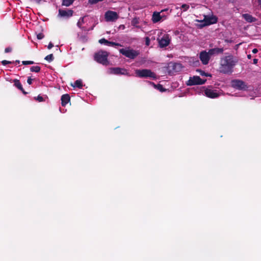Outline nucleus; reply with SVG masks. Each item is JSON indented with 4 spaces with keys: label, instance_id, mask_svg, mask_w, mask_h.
I'll list each match as a JSON object with an SVG mask.
<instances>
[{
    "label": "nucleus",
    "instance_id": "obj_23",
    "mask_svg": "<svg viewBox=\"0 0 261 261\" xmlns=\"http://www.w3.org/2000/svg\"><path fill=\"white\" fill-rule=\"evenodd\" d=\"M54 57L53 54H49L45 57V60L47 61L48 62H52L54 60Z\"/></svg>",
    "mask_w": 261,
    "mask_h": 261
},
{
    "label": "nucleus",
    "instance_id": "obj_34",
    "mask_svg": "<svg viewBox=\"0 0 261 261\" xmlns=\"http://www.w3.org/2000/svg\"><path fill=\"white\" fill-rule=\"evenodd\" d=\"M39 102H42L43 101H44V98L41 96H40V95H38L37 97V99H36Z\"/></svg>",
    "mask_w": 261,
    "mask_h": 261
},
{
    "label": "nucleus",
    "instance_id": "obj_16",
    "mask_svg": "<svg viewBox=\"0 0 261 261\" xmlns=\"http://www.w3.org/2000/svg\"><path fill=\"white\" fill-rule=\"evenodd\" d=\"M13 82L14 83V85L16 87H17L19 90H20L23 93V94H24V95H26L28 93L23 89L21 83L20 82L19 80H18L17 79H14L13 80Z\"/></svg>",
    "mask_w": 261,
    "mask_h": 261
},
{
    "label": "nucleus",
    "instance_id": "obj_42",
    "mask_svg": "<svg viewBox=\"0 0 261 261\" xmlns=\"http://www.w3.org/2000/svg\"><path fill=\"white\" fill-rule=\"evenodd\" d=\"M15 62L17 63H19L20 61L19 60H16V61H15Z\"/></svg>",
    "mask_w": 261,
    "mask_h": 261
},
{
    "label": "nucleus",
    "instance_id": "obj_39",
    "mask_svg": "<svg viewBox=\"0 0 261 261\" xmlns=\"http://www.w3.org/2000/svg\"><path fill=\"white\" fill-rule=\"evenodd\" d=\"M253 61V64H256L257 63L258 59H254Z\"/></svg>",
    "mask_w": 261,
    "mask_h": 261
},
{
    "label": "nucleus",
    "instance_id": "obj_31",
    "mask_svg": "<svg viewBox=\"0 0 261 261\" xmlns=\"http://www.w3.org/2000/svg\"><path fill=\"white\" fill-rule=\"evenodd\" d=\"M13 62H11V61H7V60H3L2 61V64L4 65V66H5L7 64H12Z\"/></svg>",
    "mask_w": 261,
    "mask_h": 261
},
{
    "label": "nucleus",
    "instance_id": "obj_29",
    "mask_svg": "<svg viewBox=\"0 0 261 261\" xmlns=\"http://www.w3.org/2000/svg\"><path fill=\"white\" fill-rule=\"evenodd\" d=\"M108 40L106 39L105 38H102L99 40L98 42L100 44H105L106 45L108 43Z\"/></svg>",
    "mask_w": 261,
    "mask_h": 261
},
{
    "label": "nucleus",
    "instance_id": "obj_10",
    "mask_svg": "<svg viewBox=\"0 0 261 261\" xmlns=\"http://www.w3.org/2000/svg\"><path fill=\"white\" fill-rule=\"evenodd\" d=\"M159 44L160 47L163 48L167 46L170 42L169 35L165 34L161 39L158 38Z\"/></svg>",
    "mask_w": 261,
    "mask_h": 261
},
{
    "label": "nucleus",
    "instance_id": "obj_7",
    "mask_svg": "<svg viewBox=\"0 0 261 261\" xmlns=\"http://www.w3.org/2000/svg\"><path fill=\"white\" fill-rule=\"evenodd\" d=\"M111 73L115 75H126L130 76L127 69L120 67H112L110 69Z\"/></svg>",
    "mask_w": 261,
    "mask_h": 261
},
{
    "label": "nucleus",
    "instance_id": "obj_24",
    "mask_svg": "<svg viewBox=\"0 0 261 261\" xmlns=\"http://www.w3.org/2000/svg\"><path fill=\"white\" fill-rule=\"evenodd\" d=\"M85 17H81L77 22V25L79 28H82V25L84 23Z\"/></svg>",
    "mask_w": 261,
    "mask_h": 261
},
{
    "label": "nucleus",
    "instance_id": "obj_40",
    "mask_svg": "<svg viewBox=\"0 0 261 261\" xmlns=\"http://www.w3.org/2000/svg\"><path fill=\"white\" fill-rule=\"evenodd\" d=\"M247 58L249 59H250L251 58V55H247Z\"/></svg>",
    "mask_w": 261,
    "mask_h": 261
},
{
    "label": "nucleus",
    "instance_id": "obj_41",
    "mask_svg": "<svg viewBox=\"0 0 261 261\" xmlns=\"http://www.w3.org/2000/svg\"><path fill=\"white\" fill-rule=\"evenodd\" d=\"M258 4L261 6V0H258Z\"/></svg>",
    "mask_w": 261,
    "mask_h": 261
},
{
    "label": "nucleus",
    "instance_id": "obj_4",
    "mask_svg": "<svg viewBox=\"0 0 261 261\" xmlns=\"http://www.w3.org/2000/svg\"><path fill=\"white\" fill-rule=\"evenodd\" d=\"M119 52L122 55L130 59H135L140 54L138 50L130 49L129 48L128 49L121 48L119 49Z\"/></svg>",
    "mask_w": 261,
    "mask_h": 261
},
{
    "label": "nucleus",
    "instance_id": "obj_8",
    "mask_svg": "<svg viewBox=\"0 0 261 261\" xmlns=\"http://www.w3.org/2000/svg\"><path fill=\"white\" fill-rule=\"evenodd\" d=\"M105 16L107 21H115L119 18L118 14L112 11L106 12Z\"/></svg>",
    "mask_w": 261,
    "mask_h": 261
},
{
    "label": "nucleus",
    "instance_id": "obj_38",
    "mask_svg": "<svg viewBox=\"0 0 261 261\" xmlns=\"http://www.w3.org/2000/svg\"><path fill=\"white\" fill-rule=\"evenodd\" d=\"M252 52L253 53V54H256L258 52V49L257 48H254L253 49V50H252Z\"/></svg>",
    "mask_w": 261,
    "mask_h": 261
},
{
    "label": "nucleus",
    "instance_id": "obj_2",
    "mask_svg": "<svg viewBox=\"0 0 261 261\" xmlns=\"http://www.w3.org/2000/svg\"><path fill=\"white\" fill-rule=\"evenodd\" d=\"M108 56L109 54L107 51L100 50L95 54L94 59L97 62L104 65H107L109 63L108 60Z\"/></svg>",
    "mask_w": 261,
    "mask_h": 261
},
{
    "label": "nucleus",
    "instance_id": "obj_26",
    "mask_svg": "<svg viewBox=\"0 0 261 261\" xmlns=\"http://www.w3.org/2000/svg\"><path fill=\"white\" fill-rule=\"evenodd\" d=\"M106 45L108 46H121V45L118 43L111 42L109 41H108V43H107Z\"/></svg>",
    "mask_w": 261,
    "mask_h": 261
},
{
    "label": "nucleus",
    "instance_id": "obj_14",
    "mask_svg": "<svg viewBox=\"0 0 261 261\" xmlns=\"http://www.w3.org/2000/svg\"><path fill=\"white\" fill-rule=\"evenodd\" d=\"M224 51L223 48H214L208 50L209 54L211 56L222 54Z\"/></svg>",
    "mask_w": 261,
    "mask_h": 261
},
{
    "label": "nucleus",
    "instance_id": "obj_19",
    "mask_svg": "<svg viewBox=\"0 0 261 261\" xmlns=\"http://www.w3.org/2000/svg\"><path fill=\"white\" fill-rule=\"evenodd\" d=\"M75 0H62V5L66 7L71 6Z\"/></svg>",
    "mask_w": 261,
    "mask_h": 261
},
{
    "label": "nucleus",
    "instance_id": "obj_18",
    "mask_svg": "<svg viewBox=\"0 0 261 261\" xmlns=\"http://www.w3.org/2000/svg\"><path fill=\"white\" fill-rule=\"evenodd\" d=\"M161 19V16L159 13L154 12L152 16L153 22H157Z\"/></svg>",
    "mask_w": 261,
    "mask_h": 261
},
{
    "label": "nucleus",
    "instance_id": "obj_28",
    "mask_svg": "<svg viewBox=\"0 0 261 261\" xmlns=\"http://www.w3.org/2000/svg\"><path fill=\"white\" fill-rule=\"evenodd\" d=\"M22 63L23 65H27L33 64L34 62L32 61H23L22 62Z\"/></svg>",
    "mask_w": 261,
    "mask_h": 261
},
{
    "label": "nucleus",
    "instance_id": "obj_32",
    "mask_svg": "<svg viewBox=\"0 0 261 261\" xmlns=\"http://www.w3.org/2000/svg\"><path fill=\"white\" fill-rule=\"evenodd\" d=\"M44 36L42 33H39L37 35V39H39V40L43 39L44 38Z\"/></svg>",
    "mask_w": 261,
    "mask_h": 261
},
{
    "label": "nucleus",
    "instance_id": "obj_33",
    "mask_svg": "<svg viewBox=\"0 0 261 261\" xmlns=\"http://www.w3.org/2000/svg\"><path fill=\"white\" fill-rule=\"evenodd\" d=\"M145 44L147 46L150 44V39L148 37L145 38Z\"/></svg>",
    "mask_w": 261,
    "mask_h": 261
},
{
    "label": "nucleus",
    "instance_id": "obj_22",
    "mask_svg": "<svg viewBox=\"0 0 261 261\" xmlns=\"http://www.w3.org/2000/svg\"><path fill=\"white\" fill-rule=\"evenodd\" d=\"M40 67L38 66H32L30 68V70L32 72H39L40 71Z\"/></svg>",
    "mask_w": 261,
    "mask_h": 261
},
{
    "label": "nucleus",
    "instance_id": "obj_1",
    "mask_svg": "<svg viewBox=\"0 0 261 261\" xmlns=\"http://www.w3.org/2000/svg\"><path fill=\"white\" fill-rule=\"evenodd\" d=\"M236 61L233 60L232 55H228L221 59L220 71L224 74H231L233 72V68L235 66Z\"/></svg>",
    "mask_w": 261,
    "mask_h": 261
},
{
    "label": "nucleus",
    "instance_id": "obj_17",
    "mask_svg": "<svg viewBox=\"0 0 261 261\" xmlns=\"http://www.w3.org/2000/svg\"><path fill=\"white\" fill-rule=\"evenodd\" d=\"M242 16L244 19L248 22H253L256 20V19L255 17H253L249 14H244Z\"/></svg>",
    "mask_w": 261,
    "mask_h": 261
},
{
    "label": "nucleus",
    "instance_id": "obj_35",
    "mask_svg": "<svg viewBox=\"0 0 261 261\" xmlns=\"http://www.w3.org/2000/svg\"><path fill=\"white\" fill-rule=\"evenodd\" d=\"M12 51V48L11 47H7L5 49V52L6 53L11 52Z\"/></svg>",
    "mask_w": 261,
    "mask_h": 261
},
{
    "label": "nucleus",
    "instance_id": "obj_6",
    "mask_svg": "<svg viewBox=\"0 0 261 261\" xmlns=\"http://www.w3.org/2000/svg\"><path fill=\"white\" fill-rule=\"evenodd\" d=\"M231 86L240 90H246L248 88L245 82L241 80H233L231 81Z\"/></svg>",
    "mask_w": 261,
    "mask_h": 261
},
{
    "label": "nucleus",
    "instance_id": "obj_30",
    "mask_svg": "<svg viewBox=\"0 0 261 261\" xmlns=\"http://www.w3.org/2000/svg\"><path fill=\"white\" fill-rule=\"evenodd\" d=\"M199 72H200V75H204L205 76H211V74H209L208 73H205L204 71H203L201 70H200Z\"/></svg>",
    "mask_w": 261,
    "mask_h": 261
},
{
    "label": "nucleus",
    "instance_id": "obj_13",
    "mask_svg": "<svg viewBox=\"0 0 261 261\" xmlns=\"http://www.w3.org/2000/svg\"><path fill=\"white\" fill-rule=\"evenodd\" d=\"M204 93L207 97L211 98H215L219 96L215 90L206 89L204 91Z\"/></svg>",
    "mask_w": 261,
    "mask_h": 261
},
{
    "label": "nucleus",
    "instance_id": "obj_9",
    "mask_svg": "<svg viewBox=\"0 0 261 261\" xmlns=\"http://www.w3.org/2000/svg\"><path fill=\"white\" fill-rule=\"evenodd\" d=\"M211 56L209 51L206 52L205 50L202 51L199 54V59L203 65L208 63Z\"/></svg>",
    "mask_w": 261,
    "mask_h": 261
},
{
    "label": "nucleus",
    "instance_id": "obj_11",
    "mask_svg": "<svg viewBox=\"0 0 261 261\" xmlns=\"http://www.w3.org/2000/svg\"><path fill=\"white\" fill-rule=\"evenodd\" d=\"M218 19L216 16H205L202 22H204L202 26L208 25L216 23L217 22Z\"/></svg>",
    "mask_w": 261,
    "mask_h": 261
},
{
    "label": "nucleus",
    "instance_id": "obj_25",
    "mask_svg": "<svg viewBox=\"0 0 261 261\" xmlns=\"http://www.w3.org/2000/svg\"><path fill=\"white\" fill-rule=\"evenodd\" d=\"M156 86V88L158 90H159L161 92H165L166 91V89L163 87V86L161 84H158Z\"/></svg>",
    "mask_w": 261,
    "mask_h": 261
},
{
    "label": "nucleus",
    "instance_id": "obj_37",
    "mask_svg": "<svg viewBox=\"0 0 261 261\" xmlns=\"http://www.w3.org/2000/svg\"><path fill=\"white\" fill-rule=\"evenodd\" d=\"M54 46V45L53 44L50 42L47 46V48L48 49H51Z\"/></svg>",
    "mask_w": 261,
    "mask_h": 261
},
{
    "label": "nucleus",
    "instance_id": "obj_12",
    "mask_svg": "<svg viewBox=\"0 0 261 261\" xmlns=\"http://www.w3.org/2000/svg\"><path fill=\"white\" fill-rule=\"evenodd\" d=\"M73 14V11L70 9L67 10L59 9V15L62 17H69L72 16Z\"/></svg>",
    "mask_w": 261,
    "mask_h": 261
},
{
    "label": "nucleus",
    "instance_id": "obj_20",
    "mask_svg": "<svg viewBox=\"0 0 261 261\" xmlns=\"http://www.w3.org/2000/svg\"><path fill=\"white\" fill-rule=\"evenodd\" d=\"M71 86L73 87H77L80 89H81L83 87V83L82 81L81 80H77L75 81L73 85H71Z\"/></svg>",
    "mask_w": 261,
    "mask_h": 261
},
{
    "label": "nucleus",
    "instance_id": "obj_15",
    "mask_svg": "<svg viewBox=\"0 0 261 261\" xmlns=\"http://www.w3.org/2000/svg\"><path fill=\"white\" fill-rule=\"evenodd\" d=\"M61 105L63 107L65 106L70 100V97L69 94H63L61 96Z\"/></svg>",
    "mask_w": 261,
    "mask_h": 261
},
{
    "label": "nucleus",
    "instance_id": "obj_27",
    "mask_svg": "<svg viewBox=\"0 0 261 261\" xmlns=\"http://www.w3.org/2000/svg\"><path fill=\"white\" fill-rule=\"evenodd\" d=\"M181 8L183 9V11H186L189 9L190 6L187 4H182Z\"/></svg>",
    "mask_w": 261,
    "mask_h": 261
},
{
    "label": "nucleus",
    "instance_id": "obj_5",
    "mask_svg": "<svg viewBox=\"0 0 261 261\" xmlns=\"http://www.w3.org/2000/svg\"><path fill=\"white\" fill-rule=\"evenodd\" d=\"M206 81V79H202L199 76H193L190 77L187 82L188 86H194L197 85H203Z\"/></svg>",
    "mask_w": 261,
    "mask_h": 261
},
{
    "label": "nucleus",
    "instance_id": "obj_36",
    "mask_svg": "<svg viewBox=\"0 0 261 261\" xmlns=\"http://www.w3.org/2000/svg\"><path fill=\"white\" fill-rule=\"evenodd\" d=\"M32 81L33 80L31 79V77H29L28 78V80H27V83L29 84V85H31L32 83Z\"/></svg>",
    "mask_w": 261,
    "mask_h": 261
},
{
    "label": "nucleus",
    "instance_id": "obj_21",
    "mask_svg": "<svg viewBox=\"0 0 261 261\" xmlns=\"http://www.w3.org/2000/svg\"><path fill=\"white\" fill-rule=\"evenodd\" d=\"M139 18L135 17V18H133V19L131 23H132V25H133L136 28H140V27L139 25H137V24L139 23Z\"/></svg>",
    "mask_w": 261,
    "mask_h": 261
},
{
    "label": "nucleus",
    "instance_id": "obj_3",
    "mask_svg": "<svg viewBox=\"0 0 261 261\" xmlns=\"http://www.w3.org/2000/svg\"><path fill=\"white\" fill-rule=\"evenodd\" d=\"M135 73L138 77L140 78L150 77L152 79L156 78V74L150 69H137L135 70Z\"/></svg>",
    "mask_w": 261,
    "mask_h": 261
}]
</instances>
